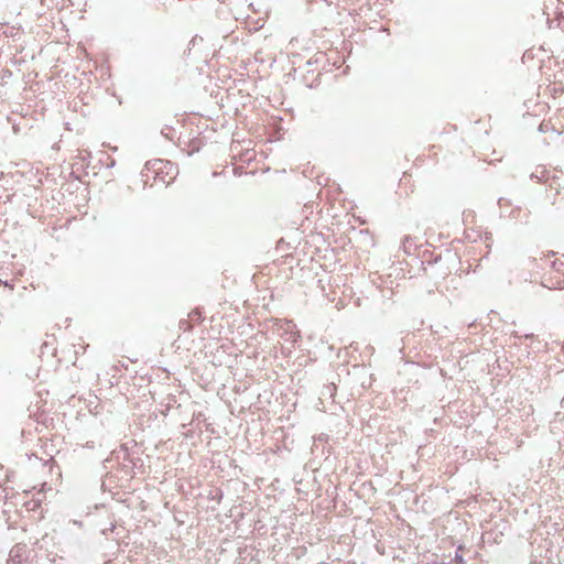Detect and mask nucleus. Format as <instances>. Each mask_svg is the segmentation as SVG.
Masks as SVG:
<instances>
[{
	"label": "nucleus",
	"instance_id": "obj_1",
	"mask_svg": "<svg viewBox=\"0 0 564 564\" xmlns=\"http://www.w3.org/2000/svg\"><path fill=\"white\" fill-rule=\"evenodd\" d=\"M455 561H457L459 564H464V557L458 551L455 554Z\"/></svg>",
	"mask_w": 564,
	"mask_h": 564
},
{
	"label": "nucleus",
	"instance_id": "obj_2",
	"mask_svg": "<svg viewBox=\"0 0 564 564\" xmlns=\"http://www.w3.org/2000/svg\"><path fill=\"white\" fill-rule=\"evenodd\" d=\"M434 564H449V563H446V562H435Z\"/></svg>",
	"mask_w": 564,
	"mask_h": 564
},
{
	"label": "nucleus",
	"instance_id": "obj_3",
	"mask_svg": "<svg viewBox=\"0 0 564 564\" xmlns=\"http://www.w3.org/2000/svg\"><path fill=\"white\" fill-rule=\"evenodd\" d=\"M561 264H562V265H564V263H563V262H562Z\"/></svg>",
	"mask_w": 564,
	"mask_h": 564
}]
</instances>
